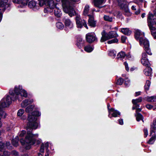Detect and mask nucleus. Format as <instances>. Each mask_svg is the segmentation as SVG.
Here are the masks:
<instances>
[{
  "label": "nucleus",
  "instance_id": "nucleus-1",
  "mask_svg": "<svg viewBox=\"0 0 156 156\" xmlns=\"http://www.w3.org/2000/svg\"><path fill=\"white\" fill-rule=\"evenodd\" d=\"M41 113L38 111L33 112L31 115H29L28 118V122L26 127L27 134L26 135L25 140L23 139L20 140V142L22 145H25L26 149H28L30 148V146L34 144L36 141L35 137L38 136V134H34L32 133L33 129H36L38 126V124L36 122L37 116H40Z\"/></svg>",
  "mask_w": 156,
  "mask_h": 156
},
{
  "label": "nucleus",
  "instance_id": "nucleus-2",
  "mask_svg": "<svg viewBox=\"0 0 156 156\" xmlns=\"http://www.w3.org/2000/svg\"><path fill=\"white\" fill-rule=\"evenodd\" d=\"M9 94L12 96H14V99H18L19 101H21L23 98H26L27 96V92L22 88L21 86H16L14 88V92L10 90Z\"/></svg>",
  "mask_w": 156,
  "mask_h": 156
},
{
  "label": "nucleus",
  "instance_id": "nucleus-3",
  "mask_svg": "<svg viewBox=\"0 0 156 156\" xmlns=\"http://www.w3.org/2000/svg\"><path fill=\"white\" fill-rule=\"evenodd\" d=\"M148 25L151 31L154 32V31L156 30V27L153 26V25L156 24V19L154 18V16L150 12L149 13L147 18Z\"/></svg>",
  "mask_w": 156,
  "mask_h": 156
},
{
  "label": "nucleus",
  "instance_id": "nucleus-4",
  "mask_svg": "<svg viewBox=\"0 0 156 156\" xmlns=\"http://www.w3.org/2000/svg\"><path fill=\"white\" fill-rule=\"evenodd\" d=\"M86 38L87 41L89 43H92L97 40L95 34L94 33H88L86 34Z\"/></svg>",
  "mask_w": 156,
  "mask_h": 156
},
{
  "label": "nucleus",
  "instance_id": "nucleus-5",
  "mask_svg": "<svg viewBox=\"0 0 156 156\" xmlns=\"http://www.w3.org/2000/svg\"><path fill=\"white\" fill-rule=\"evenodd\" d=\"M141 62L143 65L146 67L150 66V63L147 58V54L145 52H144L142 53Z\"/></svg>",
  "mask_w": 156,
  "mask_h": 156
},
{
  "label": "nucleus",
  "instance_id": "nucleus-6",
  "mask_svg": "<svg viewBox=\"0 0 156 156\" xmlns=\"http://www.w3.org/2000/svg\"><path fill=\"white\" fill-rule=\"evenodd\" d=\"M140 44L141 45H144V48L149 47V44L148 41L143 38L140 37Z\"/></svg>",
  "mask_w": 156,
  "mask_h": 156
},
{
  "label": "nucleus",
  "instance_id": "nucleus-7",
  "mask_svg": "<svg viewBox=\"0 0 156 156\" xmlns=\"http://www.w3.org/2000/svg\"><path fill=\"white\" fill-rule=\"evenodd\" d=\"M106 0H93V2L95 6L99 9L102 8V4L105 2Z\"/></svg>",
  "mask_w": 156,
  "mask_h": 156
},
{
  "label": "nucleus",
  "instance_id": "nucleus-8",
  "mask_svg": "<svg viewBox=\"0 0 156 156\" xmlns=\"http://www.w3.org/2000/svg\"><path fill=\"white\" fill-rule=\"evenodd\" d=\"M28 6L29 8H32L35 10H37L39 8V6L36 5V2L34 1H30L28 3Z\"/></svg>",
  "mask_w": 156,
  "mask_h": 156
},
{
  "label": "nucleus",
  "instance_id": "nucleus-9",
  "mask_svg": "<svg viewBox=\"0 0 156 156\" xmlns=\"http://www.w3.org/2000/svg\"><path fill=\"white\" fill-rule=\"evenodd\" d=\"M101 34L102 35V37L101 39V42H104L110 39L108 33H106L105 30H103Z\"/></svg>",
  "mask_w": 156,
  "mask_h": 156
},
{
  "label": "nucleus",
  "instance_id": "nucleus-10",
  "mask_svg": "<svg viewBox=\"0 0 156 156\" xmlns=\"http://www.w3.org/2000/svg\"><path fill=\"white\" fill-rule=\"evenodd\" d=\"M109 114H111L112 116L116 117L118 116V115H120V114L119 112L116 110H115L113 108H112L110 109L109 110Z\"/></svg>",
  "mask_w": 156,
  "mask_h": 156
},
{
  "label": "nucleus",
  "instance_id": "nucleus-11",
  "mask_svg": "<svg viewBox=\"0 0 156 156\" xmlns=\"http://www.w3.org/2000/svg\"><path fill=\"white\" fill-rule=\"evenodd\" d=\"M33 101V99H26L23 101L21 104V106L24 108L30 104H31Z\"/></svg>",
  "mask_w": 156,
  "mask_h": 156
},
{
  "label": "nucleus",
  "instance_id": "nucleus-12",
  "mask_svg": "<svg viewBox=\"0 0 156 156\" xmlns=\"http://www.w3.org/2000/svg\"><path fill=\"white\" fill-rule=\"evenodd\" d=\"M88 16L89 17L88 22V24L92 27H95L96 23V22L94 20L93 18L90 15H88Z\"/></svg>",
  "mask_w": 156,
  "mask_h": 156
},
{
  "label": "nucleus",
  "instance_id": "nucleus-13",
  "mask_svg": "<svg viewBox=\"0 0 156 156\" xmlns=\"http://www.w3.org/2000/svg\"><path fill=\"white\" fill-rule=\"evenodd\" d=\"M64 23L65 26L69 28H72L73 26V23L69 19H64Z\"/></svg>",
  "mask_w": 156,
  "mask_h": 156
},
{
  "label": "nucleus",
  "instance_id": "nucleus-14",
  "mask_svg": "<svg viewBox=\"0 0 156 156\" xmlns=\"http://www.w3.org/2000/svg\"><path fill=\"white\" fill-rule=\"evenodd\" d=\"M144 74L147 76H150L152 73V70L150 66L146 67L144 70Z\"/></svg>",
  "mask_w": 156,
  "mask_h": 156
},
{
  "label": "nucleus",
  "instance_id": "nucleus-15",
  "mask_svg": "<svg viewBox=\"0 0 156 156\" xmlns=\"http://www.w3.org/2000/svg\"><path fill=\"white\" fill-rule=\"evenodd\" d=\"M121 8L124 11V14L128 16L130 15V14L128 8V5H126L125 6H124L122 5V7H121Z\"/></svg>",
  "mask_w": 156,
  "mask_h": 156
},
{
  "label": "nucleus",
  "instance_id": "nucleus-16",
  "mask_svg": "<svg viewBox=\"0 0 156 156\" xmlns=\"http://www.w3.org/2000/svg\"><path fill=\"white\" fill-rule=\"evenodd\" d=\"M84 42L82 38H80L77 40L76 45L79 48H80L84 45Z\"/></svg>",
  "mask_w": 156,
  "mask_h": 156
},
{
  "label": "nucleus",
  "instance_id": "nucleus-17",
  "mask_svg": "<svg viewBox=\"0 0 156 156\" xmlns=\"http://www.w3.org/2000/svg\"><path fill=\"white\" fill-rule=\"evenodd\" d=\"M120 31L125 35H129L131 33V31L128 28H121Z\"/></svg>",
  "mask_w": 156,
  "mask_h": 156
},
{
  "label": "nucleus",
  "instance_id": "nucleus-18",
  "mask_svg": "<svg viewBox=\"0 0 156 156\" xmlns=\"http://www.w3.org/2000/svg\"><path fill=\"white\" fill-rule=\"evenodd\" d=\"M142 34V33L139 30H136L135 32V37L136 39H139L140 37L144 38V37H140Z\"/></svg>",
  "mask_w": 156,
  "mask_h": 156
},
{
  "label": "nucleus",
  "instance_id": "nucleus-19",
  "mask_svg": "<svg viewBox=\"0 0 156 156\" xmlns=\"http://www.w3.org/2000/svg\"><path fill=\"white\" fill-rule=\"evenodd\" d=\"M108 35L110 39L115 37L118 36L116 32L114 31L109 32L108 33Z\"/></svg>",
  "mask_w": 156,
  "mask_h": 156
},
{
  "label": "nucleus",
  "instance_id": "nucleus-20",
  "mask_svg": "<svg viewBox=\"0 0 156 156\" xmlns=\"http://www.w3.org/2000/svg\"><path fill=\"white\" fill-rule=\"evenodd\" d=\"M118 2L119 5H120V7L125 6V5H128V2L126 0H119Z\"/></svg>",
  "mask_w": 156,
  "mask_h": 156
},
{
  "label": "nucleus",
  "instance_id": "nucleus-21",
  "mask_svg": "<svg viewBox=\"0 0 156 156\" xmlns=\"http://www.w3.org/2000/svg\"><path fill=\"white\" fill-rule=\"evenodd\" d=\"M135 116L136 117V119L137 121L139 122L140 120H142L143 122H144L143 117L141 114L139 113L135 114Z\"/></svg>",
  "mask_w": 156,
  "mask_h": 156
},
{
  "label": "nucleus",
  "instance_id": "nucleus-22",
  "mask_svg": "<svg viewBox=\"0 0 156 156\" xmlns=\"http://www.w3.org/2000/svg\"><path fill=\"white\" fill-rule=\"evenodd\" d=\"M156 129V119H154L153 122V124L151 126V133L154 132V130Z\"/></svg>",
  "mask_w": 156,
  "mask_h": 156
},
{
  "label": "nucleus",
  "instance_id": "nucleus-23",
  "mask_svg": "<svg viewBox=\"0 0 156 156\" xmlns=\"http://www.w3.org/2000/svg\"><path fill=\"white\" fill-rule=\"evenodd\" d=\"M54 14L55 15L58 17H60L61 16V11L58 8H55Z\"/></svg>",
  "mask_w": 156,
  "mask_h": 156
},
{
  "label": "nucleus",
  "instance_id": "nucleus-24",
  "mask_svg": "<svg viewBox=\"0 0 156 156\" xmlns=\"http://www.w3.org/2000/svg\"><path fill=\"white\" fill-rule=\"evenodd\" d=\"M19 139L18 136L16 137L15 139H13L12 140V144L15 147H17L18 146V142Z\"/></svg>",
  "mask_w": 156,
  "mask_h": 156
},
{
  "label": "nucleus",
  "instance_id": "nucleus-25",
  "mask_svg": "<svg viewBox=\"0 0 156 156\" xmlns=\"http://www.w3.org/2000/svg\"><path fill=\"white\" fill-rule=\"evenodd\" d=\"M84 50L87 52H90L93 50V48L90 45H87L84 48Z\"/></svg>",
  "mask_w": 156,
  "mask_h": 156
},
{
  "label": "nucleus",
  "instance_id": "nucleus-26",
  "mask_svg": "<svg viewBox=\"0 0 156 156\" xmlns=\"http://www.w3.org/2000/svg\"><path fill=\"white\" fill-rule=\"evenodd\" d=\"M126 56L125 53L121 51L118 53L117 57L118 58H124Z\"/></svg>",
  "mask_w": 156,
  "mask_h": 156
},
{
  "label": "nucleus",
  "instance_id": "nucleus-27",
  "mask_svg": "<svg viewBox=\"0 0 156 156\" xmlns=\"http://www.w3.org/2000/svg\"><path fill=\"white\" fill-rule=\"evenodd\" d=\"M89 6L88 5H86L84 7L83 14L84 15L86 16L87 15L89 10Z\"/></svg>",
  "mask_w": 156,
  "mask_h": 156
},
{
  "label": "nucleus",
  "instance_id": "nucleus-28",
  "mask_svg": "<svg viewBox=\"0 0 156 156\" xmlns=\"http://www.w3.org/2000/svg\"><path fill=\"white\" fill-rule=\"evenodd\" d=\"M8 0H1L0 2V7L5 6L8 2Z\"/></svg>",
  "mask_w": 156,
  "mask_h": 156
},
{
  "label": "nucleus",
  "instance_id": "nucleus-29",
  "mask_svg": "<svg viewBox=\"0 0 156 156\" xmlns=\"http://www.w3.org/2000/svg\"><path fill=\"white\" fill-rule=\"evenodd\" d=\"M104 20L106 21H108L110 22L112 21L113 18L112 17H110L108 16L105 15L104 17Z\"/></svg>",
  "mask_w": 156,
  "mask_h": 156
},
{
  "label": "nucleus",
  "instance_id": "nucleus-30",
  "mask_svg": "<svg viewBox=\"0 0 156 156\" xmlns=\"http://www.w3.org/2000/svg\"><path fill=\"white\" fill-rule=\"evenodd\" d=\"M147 101L148 102H153L156 101V97L155 96H151L147 98Z\"/></svg>",
  "mask_w": 156,
  "mask_h": 156
},
{
  "label": "nucleus",
  "instance_id": "nucleus-31",
  "mask_svg": "<svg viewBox=\"0 0 156 156\" xmlns=\"http://www.w3.org/2000/svg\"><path fill=\"white\" fill-rule=\"evenodd\" d=\"M142 101V98L141 97H139L138 98L136 99H133L132 100V102L133 104H136L138 103L141 102Z\"/></svg>",
  "mask_w": 156,
  "mask_h": 156
},
{
  "label": "nucleus",
  "instance_id": "nucleus-32",
  "mask_svg": "<svg viewBox=\"0 0 156 156\" xmlns=\"http://www.w3.org/2000/svg\"><path fill=\"white\" fill-rule=\"evenodd\" d=\"M56 26L59 29H62L64 27V25L61 22H58L56 23Z\"/></svg>",
  "mask_w": 156,
  "mask_h": 156
},
{
  "label": "nucleus",
  "instance_id": "nucleus-33",
  "mask_svg": "<svg viewBox=\"0 0 156 156\" xmlns=\"http://www.w3.org/2000/svg\"><path fill=\"white\" fill-rule=\"evenodd\" d=\"M34 107V106L33 105L29 106L26 108V112H30L33 110Z\"/></svg>",
  "mask_w": 156,
  "mask_h": 156
},
{
  "label": "nucleus",
  "instance_id": "nucleus-34",
  "mask_svg": "<svg viewBox=\"0 0 156 156\" xmlns=\"http://www.w3.org/2000/svg\"><path fill=\"white\" fill-rule=\"evenodd\" d=\"M116 52L112 50L109 51V55L110 56L112 57V58H114L116 54Z\"/></svg>",
  "mask_w": 156,
  "mask_h": 156
},
{
  "label": "nucleus",
  "instance_id": "nucleus-35",
  "mask_svg": "<svg viewBox=\"0 0 156 156\" xmlns=\"http://www.w3.org/2000/svg\"><path fill=\"white\" fill-rule=\"evenodd\" d=\"M150 82L149 81L147 80L146 81V84L144 86L145 89L146 90H148L150 85Z\"/></svg>",
  "mask_w": 156,
  "mask_h": 156
},
{
  "label": "nucleus",
  "instance_id": "nucleus-36",
  "mask_svg": "<svg viewBox=\"0 0 156 156\" xmlns=\"http://www.w3.org/2000/svg\"><path fill=\"white\" fill-rule=\"evenodd\" d=\"M118 40L117 38H114L108 41V43L111 44L113 43H117L118 42Z\"/></svg>",
  "mask_w": 156,
  "mask_h": 156
},
{
  "label": "nucleus",
  "instance_id": "nucleus-37",
  "mask_svg": "<svg viewBox=\"0 0 156 156\" xmlns=\"http://www.w3.org/2000/svg\"><path fill=\"white\" fill-rule=\"evenodd\" d=\"M24 113V110L23 109L19 110L17 112V115L18 116H21Z\"/></svg>",
  "mask_w": 156,
  "mask_h": 156
},
{
  "label": "nucleus",
  "instance_id": "nucleus-38",
  "mask_svg": "<svg viewBox=\"0 0 156 156\" xmlns=\"http://www.w3.org/2000/svg\"><path fill=\"white\" fill-rule=\"evenodd\" d=\"M155 140V138L154 137H152L149 140L148 143L150 144H152L154 143Z\"/></svg>",
  "mask_w": 156,
  "mask_h": 156
},
{
  "label": "nucleus",
  "instance_id": "nucleus-39",
  "mask_svg": "<svg viewBox=\"0 0 156 156\" xmlns=\"http://www.w3.org/2000/svg\"><path fill=\"white\" fill-rule=\"evenodd\" d=\"M124 80L123 79L121 78H120L118 80L117 82V83L119 85L122 84Z\"/></svg>",
  "mask_w": 156,
  "mask_h": 156
},
{
  "label": "nucleus",
  "instance_id": "nucleus-40",
  "mask_svg": "<svg viewBox=\"0 0 156 156\" xmlns=\"http://www.w3.org/2000/svg\"><path fill=\"white\" fill-rule=\"evenodd\" d=\"M144 50L148 55H152V53L151 51V50L149 47L144 48Z\"/></svg>",
  "mask_w": 156,
  "mask_h": 156
},
{
  "label": "nucleus",
  "instance_id": "nucleus-41",
  "mask_svg": "<svg viewBox=\"0 0 156 156\" xmlns=\"http://www.w3.org/2000/svg\"><path fill=\"white\" fill-rule=\"evenodd\" d=\"M19 4H21L23 6H24L27 5V1L26 0H24L23 1H20Z\"/></svg>",
  "mask_w": 156,
  "mask_h": 156
},
{
  "label": "nucleus",
  "instance_id": "nucleus-42",
  "mask_svg": "<svg viewBox=\"0 0 156 156\" xmlns=\"http://www.w3.org/2000/svg\"><path fill=\"white\" fill-rule=\"evenodd\" d=\"M26 132L25 130H23L19 133V136L20 137H22L25 134Z\"/></svg>",
  "mask_w": 156,
  "mask_h": 156
},
{
  "label": "nucleus",
  "instance_id": "nucleus-43",
  "mask_svg": "<svg viewBox=\"0 0 156 156\" xmlns=\"http://www.w3.org/2000/svg\"><path fill=\"white\" fill-rule=\"evenodd\" d=\"M125 84L126 86H128L129 85V83H130V81L129 80L128 78H126V79H125Z\"/></svg>",
  "mask_w": 156,
  "mask_h": 156
},
{
  "label": "nucleus",
  "instance_id": "nucleus-44",
  "mask_svg": "<svg viewBox=\"0 0 156 156\" xmlns=\"http://www.w3.org/2000/svg\"><path fill=\"white\" fill-rule=\"evenodd\" d=\"M44 144H42L41 146V149H40V151L41 153H43L44 152Z\"/></svg>",
  "mask_w": 156,
  "mask_h": 156
},
{
  "label": "nucleus",
  "instance_id": "nucleus-45",
  "mask_svg": "<svg viewBox=\"0 0 156 156\" xmlns=\"http://www.w3.org/2000/svg\"><path fill=\"white\" fill-rule=\"evenodd\" d=\"M144 137H146L148 135V131L147 129H144Z\"/></svg>",
  "mask_w": 156,
  "mask_h": 156
},
{
  "label": "nucleus",
  "instance_id": "nucleus-46",
  "mask_svg": "<svg viewBox=\"0 0 156 156\" xmlns=\"http://www.w3.org/2000/svg\"><path fill=\"white\" fill-rule=\"evenodd\" d=\"M124 65L125 66V68L126 70L127 71H129V69L128 67V64L126 62H125L124 63Z\"/></svg>",
  "mask_w": 156,
  "mask_h": 156
},
{
  "label": "nucleus",
  "instance_id": "nucleus-47",
  "mask_svg": "<svg viewBox=\"0 0 156 156\" xmlns=\"http://www.w3.org/2000/svg\"><path fill=\"white\" fill-rule=\"evenodd\" d=\"M13 127V126L12 125H9V126H7L6 128V130L8 131L11 130Z\"/></svg>",
  "mask_w": 156,
  "mask_h": 156
},
{
  "label": "nucleus",
  "instance_id": "nucleus-48",
  "mask_svg": "<svg viewBox=\"0 0 156 156\" xmlns=\"http://www.w3.org/2000/svg\"><path fill=\"white\" fill-rule=\"evenodd\" d=\"M126 39V37L124 36H122L121 37V40L122 43H124Z\"/></svg>",
  "mask_w": 156,
  "mask_h": 156
},
{
  "label": "nucleus",
  "instance_id": "nucleus-49",
  "mask_svg": "<svg viewBox=\"0 0 156 156\" xmlns=\"http://www.w3.org/2000/svg\"><path fill=\"white\" fill-rule=\"evenodd\" d=\"M3 154L5 155H9L10 154V153L7 151H4Z\"/></svg>",
  "mask_w": 156,
  "mask_h": 156
},
{
  "label": "nucleus",
  "instance_id": "nucleus-50",
  "mask_svg": "<svg viewBox=\"0 0 156 156\" xmlns=\"http://www.w3.org/2000/svg\"><path fill=\"white\" fill-rule=\"evenodd\" d=\"M48 142L44 144V147H45L46 149L47 150H48Z\"/></svg>",
  "mask_w": 156,
  "mask_h": 156
},
{
  "label": "nucleus",
  "instance_id": "nucleus-51",
  "mask_svg": "<svg viewBox=\"0 0 156 156\" xmlns=\"http://www.w3.org/2000/svg\"><path fill=\"white\" fill-rule=\"evenodd\" d=\"M152 35L154 37V38L155 39L156 38V32H152L151 33Z\"/></svg>",
  "mask_w": 156,
  "mask_h": 156
},
{
  "label": "nucleus",
  "instance_id": "nucleus-52",
  "mask_svg": "<svg viewBox=\"0 0 156 156\" xmlns=\"http://www.w3.org/2000/svg\"><path fill=\"white\" fill-rule=\"evenodd\" d=\"M147 108L149 109H151L152 108V106L150 105H146Z\"/></svg>",
  "mask_w": 156,
  "mask_h": 156
},
{
  "label": "nucleus",
  "instance_id": "nucleus-53",
  "mask_svg": "<svg viewBox=\"0 0 156 156\" xmlns=\"http://www.w3.org/2000/svg\"><path fill=\"white\" fill-rule=\"evenodd\" d=\"M119 124L120 125H122L123 124V120L122 119H120L119 120Z\"/></svg>",
  "mask_w": 156,
  "mask_h": 156
},
{
  "label": "nucleus",
  "instance_id": "nucleus-54",
  "mask_svg": "<svg viewBox=\"0 0 156 156\" xmlns=\"http://www.w3.org/2000/svg\"><path fill=\"white\" fill-rule=\"evenodd\" d=\"M141 109L140 108H137L136 109V114H137V113H139V112H140L141 111Z\"/></svg>",
  "mask_w": 156,
  "mask_h": 156
},
{
  "label": "nucleus",
  "instance_id": "nucleus-55",
  "mask_svg": "<svg viewBox=\"0 0 156 156\" xmlns=\"http://www.w3.org/2000/svg\"><path fill=\"white\" fill-rule=\"evenodd\" d=\"M12 2L15 3H20V2L19 0H12Z\"/></svg>",
  "mask_w": 156,
  "mask_h": 156
},
{
  "label": "nucleus",
  "instance_id": "nucleus-56",
  "mask_svg": "<svg viewBox=\"0 0 156 156\" xmlns=\"http://www.w3.org/2000/svg\"><path fill=\"white\" fill-rule=\"evenodd\" d=\"M141 92L140 91H139L137 92H136L135 93V96L136 97L137 96L140 94Z\"/></svg>",
  "mask_w": 156,
  "mask_h": 156
},
{
  "label": "nucleus",
  "instance_id": "nucleus-57",
  "mask_svg": "<svg viewBox=\"0 0 156 156\" xmlns=\"http://www.w3.org/2000/svg\"><path fill=\"white\" fill-rule=\"evenodd\" d=\"M13 154L16 156H17L18 155V152L16 151H13Z\"/></svg>",
  "mask_w": 156,
  "mask_h": 156
},
{
  "label": "nucleus",
  "instance_id": "nucleus-58",
  "mask_svg": "<svg viewBox=\"0 0 156 156\" xmlns=\"http://www.w3.org/2000/svg\"><path fill=\"white\" fill-rule=\"evenodd\" d=\"M140 9H138L137 11L135 12V13L136 15H138L139 14H140Z\"/></svg>",
  "mask_w": 156,
  "mask_h": 156
},
{
  "label": "nucleus",
  "instance_id": "nucleus-59",
  "mask_svg": "<svg viewBox=\"0 0 156 156\" xmlns=\"http://www.w3.org/2000/svg\"><path fill=\"white\" fill-rule=\"evenodd\" d=\"M49 150H47L46 154H45V156H49Z\"/></svg>",
  "mask_w": 156,
  "mask_h": 156
},
{
  "label": "nucleus",
  "instance_id": "nucleus-60",
  "mask_svg": "<svg viewBox=\"0 0 156 156\" xmlns=\"http://www.w3.org/2000/svg\"><path fill=\"white\" fill-rule=\"evenodd\" d=\"M131 9L133 10H136V6H135L134 5H133L132 6Z\"/></svg>",
  "mask_w": 156,
  "mask_h": 156
},
{
  "label": "nucleus",
  "instance_id": "nucleus-61",
  "mask_svg": "<svg viewBox=\"0 0 156 156\" xmlns=\"http://www.w3.org/2000/svg\"><path fill=\"white\" fill-rule=\"evenodd\" d=\"M133 104L136 107V108H138V107H139V105L137 103H136V104Z\"/></svg>",
  "mask_w": 156,
  "mask_h": 156
},
{
  "label": "nucleus",
  "instance_id": "nucleus-62",
  "mask_svg": "<svg viewBox=\"0 0 156 156\" xmlns=\"http://www.w3.org/2000/svg\"><path fill=\"white\" fill-rule=\"evenodd\" d=\"M71 2H79L80 0H70Z\"/></svg>",
  "mask_w": 156,
  "mask_h": 156
},
{
  "label": "nucleus",
  "instance_id": "nucleus-63",
  "mask_svg": "<svg viewBox=\"0 0 156 156\" xmlns=\"http://www.w3.org/2000/svg\"><path fill=\"white\" fill-rule=\"evenodd\" d=\"M145 13H143L141 14V17L142 18H144L145 16Z\"/></svg>",
  "mask_w": 156,
  "mask_h": 156
},
{
  "label": "nucleus",
  "instance_id": "nucleus-64",
  "mask_svg": "<svg viewBox=\"0 0 156 156\" xmlns=\"http://www.w3.org/2000/svg\"><path fill=\"white\" fill-rule=\"evenodd\" d=\"M127 57L129 59L131 57V56L130 54H128L127 55Z\"/></svg>",
  "mask_w": 156,
  "mask_h": 156
}]
</instances>
